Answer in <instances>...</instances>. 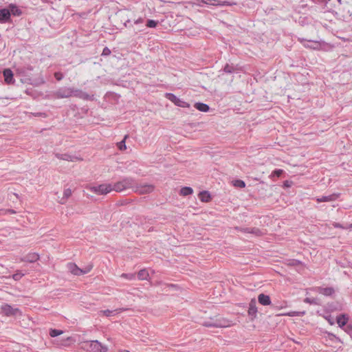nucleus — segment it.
Instances as JSON below:
<instances>
[{
    "instance_id": "obj_1",
    "label": "nucleus",
    "mask_w": 352,
    "mask_h": 352,
    "mask_svg": "<svg viewBox=\"0 0 352 352\" xmlns=\"http://www.w3.org/2000/svg\"><path fill=\"white\" fill-rule=\"evenodd\" d=\"M33 67L30 65H28L26 66L18 67L15 69L16 74L22 77L21 81L23 83H27L35 86L44 84L45 81L43 79V78H39L37 80H33L32 78V75L30 72L33 70Z\"/></svg>"
},
{
    "instance_id": "obj_2",
    "label": "nucleus",
    "mask_w": 352,
    "mask_h": 352,
    "mask_svg": "<svg viewBox=\"0 0 352 352\" xmlns=\"http://www.w3.org/2000/svg\"><path fill=\"white\" fill-rule=\"evenodd\" d=\"M137 187V182L132 177H124L122 180L112 185V190L121 192L128 189H133Z\"/></svg>"
},
{
    "instance_id": "obj_3",
    "label": "nucleus",
    "mask_w": 352,
    "mask_h": 352,
    "mask_svg": "<svg viewBox=\"0 0 352 352\" xmlns=\"http://www.w3.org/2000/svg\"><path fill=\"white\" fill-rule=\"evenodd\" d=\"M231 321L226 320L225 318H217L215 320L210 319V320L205 321L203 323V325L206 327H216V328H222L227 327L231 324Z\"/></svg>"
},
{
    "instance_id": "obj_4",
    "label": "nucleus",
    "mask_w": 352,
    "mask_h": 352,
    "mask_svg": "<svg viewBox=\"0 0 352 352\" xmlns=\"http://www.w3.org/2000/svg\"><path fill=\"white\" fill-rule=\"evenodd\" d=\"M72 88L62 87L52 93V96L55 99H62L72 96Z\"/></svg>"
},
{
    "instance_id": "obj_5",
    "label": "nucleus",
    "mask_w": 352,
    "mask_h": 352,
    "mask_svg": "<svg viewBox=\"0 0 352 352\" xmlns=\"http://www.w3.org/2000/svg\"><path fill=\"white\" fill-rule=\"evenodd\" d=\"M1 314L8 316H15L17 314L21 315V311L18 308H14L9 304H3L1 307Z\"/></svg>"
},
{
    "instance_id": "obj_6",
    "label": "nucleus",
    "mask_w": 352,
    "mask_h": 352,
    "mask_svg": "<svg viewBox=\"0 0 352 352\" xmlns=\"http://www.w3.org/2000/svg\"><path fill=\"white\" fill-rule=\"evenodd\" d=\"M92 192L98 195H107L112 191V184H102L91 188Z\"/></svg>"
},
{
    "instance_id": "obj_7",
    "label": "nucleus",
    "mask_w": 352,
    "mask_h": 352,
    "mask_svg": "<svg viewBox=\"0 0 352 352\" xmlns=\"http://www.w3.org/2000/svg\"><path fill=\"white\" fill-rule=\"evenodd\" d=\"M72 96L88 101H93L95 99L94 95H89L81 89H75L74 87L72 88Z\"/></svg>"
},
{
    "instance_id": "obj_8",
    "label": "nucleus",
    "mask_w": 352,
    "mask_h": 352,
    "mask_svg": "<svg viewBox=\"0 0 352 352\" xmlns=\"http://www.w3.org/2000/svg\"><path fill=\"white\" fill-rule=\"evenodd\" d=\"M166 98L171 101L173 103H174L176 106L180 107H190V104L188 102L183 101L180 100L179 98H177L174 94L172 93H166L165 94Z\"/></svg>"
},
{
    "instance_id": "obj_9",
    "label": "nucleus",
    "mask_w": 352,
    "mask_h": 352,
    "mask_svg": "<svg viewBox=\"0 0 352 352\" xmlns=\"http://www.w3.org/2000/svg\"><path fill=\"white\" fill-rule=\"evenodd\" d=\"M12 23V19L10 16V12L9 11L8 6L5 8L0 7V23Z\"/></svg>"
},
{
    "instance_id": "obj_10",
    "label": "nucleus",
    "mask_w": 352,
    "mask_h": 352,
    "mask_svg": "<svg viewBox=\"0 0 352 352\" xmlns=\"http://www.w3.org/2000/svg\"><path fill=\"white\" fill-rule=\"evenodd\" d=\"M349 320V316L347 314H341L336 316V322L338 327L344 331L346 330Z\"/></svg>"
},
{
    "instance_id": "obj_11",
    "label": "nucleus",
    "mask_w": 352,
    "mask_h": 352,
    "mask_svg": "<svg viewBox=\"0 0 352 352\" xmlns=\"http://www.w3.org/2000/svg\"><path fill=\"white\" fill-rule=\"evenodd\" d=\"M144 23V19L140 17L139 19H138L137 20H135L133 23H132V22L131 21V20L128 19L126 20L124 23V25L127 28H133V24L135 25H141V27H140L139 28H138L137 30H134V32L135 34H138V32H140L143 30L142 28H143V24Z\"/></svg>"
},
{
    "instance_id": "obj_12",
    "label": "nucleus",
    "mask_w": 352,
    "mask_h": 352,
    "mask_svg": "<svg viewBox=\"0 0 352 352\" xmlns=\"http://www.w3.org/2000/svg\"><path fill=\"white\" fill-rule=\"evenodd\" d=\"M107 346L98 340H91V352H107Z\"/></svg>"
},
{
    "instance_id": "obj_13",
    "label": "nucleus",
    "mask_w": 352,
    "mask_h": 352,
    "mask_svg": "<svg viewBox=\"0 0 352 352\" xmlns=\"http://www.w3.org/2000/svg\"><path fill=\"white\" fill-rule=\"evenodd\" d=\"M342 309L343 305L339 302H328L325 307V311L327 313L342 311Z\"/></svg>"
},
{
    "instance_id": "obj_14",
    "label": "nucleus",
    "mask_w": 352,
    "mask_h": 352,
    "mask_svg": "<svg viewBox=\"0 0 352 352\" xmlns=\"http://www.w3.org/2000/svg\"><path fill=\"white\" fill-rule=\"evenodd\" d=\"M257 311L256 301L255 298H252L249 303L248 308V316L250 317L251 320L256 318Z\"/></svg>"
},
{
    "instance_id": "obj_15",
    "label": "nucleus",
    "mask_w": 352,
    "mask_h": 352,
    "mask_svg": "<svg viewBox=\"0 0 352 352\" xmlns=\"http://www.w3.org/2000/svg\"><path fill=\"white\" fill-rule=\"evenodd\" d=\"M3 75L5 82L7 85H12L14 82V73L10 68H6L3 70Z\"/></svg>"
},
{
    "instance_id": "obj_16",
    "label": "nucleus",
    "mask_w": 352,
    "mask_h": 352,
    "mask_svg": "<svg viewBox=\"0 0 352 352\" xmlns=\"http://www.w3.org/2000/svg\"><path fill=\"white\" fill-rule=\"evenodd\" d=\"M8 9L10 12V16H20L22 15L23 12L21 9L15 3H10L8 4Z\"/></svg>"
},
{
    "instance_id": "obj_17",
    "label": "nucleus",
    "mask_w": 352,
    "mask_h": 352,
    "mask_svg": "<svg viewBox=\"0 0 352 352\" xmlns=\"http://www.w3.org/2000/svg\"><path fill=\"white\" fill-rule=\"evenodd\" d=\"M316 292L326 296H331L335 294V289L332 287H316Z\"/></svg>"
},
{
    "instance_id": "obj_18",
    "label": "nucleus",
    "mask_w": 352,
    "mask_h": 352,
    "mask_svg": "<svg viewBox=\"0 0 352 352\" xmlns=\"http://www.w3.org/2000/svg\"><path fill=\"white\" fill-rule=\"evenodd\" d=\"M340 195V193H333L330 195L322 196L320 198H317L316 201L318 203L333 201L336 200L339 197Z\"/></svg>"
},
{
    "instance_id": "obj_19",
    "label": "nucleus",
    "mask_w": 352,
    "mask_h": 352,
    "mask_svg": "<svg viewBox=\"0 0 352 352\" xmlns=\"http://www.w3.org/2000/svg\"><path fill=\"white\" fill-rule=\"evenodd\" d=\"M223 70L226 74H232L240 71L241 67L238 65H234L233 63H226L223 67Z\"/></svg>"
},
{
    "instance_id": "obj_20",
    "label": "nucleus",
    "mask_w": 352,
    "mask_h": 352,
    "mask_svg": "<svg viewBox=\"0 0 352 352\" xmlns=\"http://www.w3.org/2000/svg\"><path fill=\"white\" fill-rule=\"evenodd\" d=\"M67 269L72 274L76 276H80L81 272H85V271H82L81 268L78 267L74 263H69L67 264Z\"/></svg>"
},
{
    "instance_id": "obj_21",
    "label": "nucleus",
    "mask_w": 352,
    "mask_h": 352,
    "mask_svg": "<svg viewBox=\"0 0 352 352\" xmlns=\"http://www.w3.org/2000/svg\"><path fill=\"white\" fill-rule=\"evenodd\" d=\"M258 301L261 305L264 306L270 305L272 302L270 296L263 293L258 296Z\"/></svg>"
},
{
    "instance_id": "obj_22",
    "label": "nucleus",
    "mask_w": 352,
    "mask_h": 352,
    "mask_svg": "<svg viewBox=\"0 0 352 352\" xmlns=\"http://www.w3.org/2000/svg\"><path fill=\"white\" fill-rule=\"evenodd\" d=\"M39 259V255L37 253H29L25 255L22 261L28 263H34Z\"/></svg>"
},
{
    "instance_id": "obj_23",
    "label": "nucleus",
    "mask_w": 352,
    "mask_h": 352,
    "mask_svg": "<svg viewBox=\"0 0 352 352\" xmlns=\"http://www.w3.org/2000/svg\"><path fill=\"white\" fill-rule=\"evenodd\" d=\"M198 197L204 203L210 202L212 200V196L208 190L201 191L198 195Z\"/></svg>"
},
{
    "instance_id": "obj_24",
    "label": "nucleus",
    "mask_w": 352,
    "mask_h": 352,
    "mask_svg": "<svg viewBox=\"0 0 352 352\" xmlns=\"http://www.w3.org/2000/svg\"><path fill=\"white\" fill-rule=\"evenodd\" d=\"M74 341V339L72 337H67L66 338L62 339L60 340H56V344L59 346H69L72 342Z\"/></svg>"
},
{
    "instance_id": "obj_25",
    "label": "nucleus",
    "mask_w": 352,
    "mask_h": 352,
    "mask_svg": "<svg viewBox=\"0 0 352 352\" xmlns=\"http://www.w3.org/2000/svg\"><path fill=\"white\" fill-rule=\"evenodd\" d=\"M56 157H57L58 159L59 160H65V161H74V159H75L76 157L71 155H69L67 153H56L54 154Z\"/></svg>"
},
{
    "instance_id": "obj_26",
    "label": "nucleus",
    "mask_w": 352,
    "mask_h": 352,
    "mask_svg": "<svg viewBox=\"0 0 352 352\" xmlns=\"http://www.w3.org/2000/svg\"><path fill=\"white\" fill-rule=\"evenodd\" d=\"M194 107L197 110H199V111H201V112H208L210 110V107L207 104L200 102H196L195 104Z\"/></svg>"
},
{
    "instance_id": "obj_27",
    "label": "nucleus",
    "mask_w": 352,
    "mask_h": 352,
    "mask_svg": "<svg viewBox=\"0 0 352 352\" xmlns=\"http://www.w3.org/2000/svg\"><path fill=\"white\" fill-rule=\"evenodd\" d=\"M72 195V190L70 188H65L63 190V197L60 201V204H65L69 197Z\"/></svg>"
},
{
    "instance_id": "obj_28",
    "label": "nucleus",
    "mask_w": 352,
    "mask_h": 352,
    "mask_svg": "<svg viewBox=\"0 0 352 352\" xmlns=\"http://www.w3.org/2000/svg\"><path fill=\"white\" fill-rule=\"evenodd\" d=\"M193 193V190L191 187L184 186L180 190V195L183 196L190 195Z\"/></svg>"
},
{
    "instance_id": "obj_29",
    "label": "nucleus",
    "mask_w": 352,
    "mask_h": 352,
    "mask_svg": "<svg viewBox=\"0 0 352 352\" xmlns=\"http://www.w3.org/2000/svg\"><path fill=\"white\" fill-rule=\"evenodd\" d=\"M148 276V272L145 269L140 270L138 273V278L139 280H146Z\"/></svg>"
},
{
    "instance_id": "obj_30",
    "label": "nucleus",
    "mask_w": 352,
    "mask_h": 352,
    "mask_svg": "<svg viewBox=\"0 0 352 352\" xmlns=\"http://www.w3.org/2000/svg\"><path fill=\"white\" fill-rule=\"evenodd\" d=\"M128 137H129V135H126L122 141L117 143V147L120 151H124L126 149V138H128Z\"/></svg>"
},
{
    "instance_id": "obj_31",
    "label": "nucleus",
    "mask_w": 352,
    "mask_h": 352,
    "mask_svg": "<svg viewBox=\"0 0 352 352\" xmlns=\"http://www.w3.org/2000/svg\"><path fill=\"white\" fill-rule=\"evenodd\" d=\"M154 189L153 186L152 185H146L141 188L140 192L141 194L149 193L151 192Z\"/></svg>"
},
{
    "instance_id": "obj_32",
    "label": "nucleus",
    "mask_w": 352,
    "mask_h": 352,
    "mask_svg": "<svg viewBox=\"0 0 352 352\" xmlns=\"http://www.w3.org/2000/svg\"><path fill=\"white\" fill-rule=\"evenodd\" d=\"M63 333V331L56 329H50L49 334L51 337L55 338Z\"/></svg>"
},
{
    "instance_id": "obj_33",
    "label": "nucleus",
    "mask_w": 352,
    "mask_h": 352,
    "mask_svg": "<svg viewBox=\"0 0 352 352\" xmlns=\"http://www.w3.org/2000/svg\"><path fill=\"white\" fill-rule=\"evenodd\" d=\"M324 333L329 337V339L331 341L336 340V341L339 342L340 343H342V344L343 343L342 340L339 337L336 336V335H335L334 333L329 332L327 331H324Z\"/></svg>"
},
{
    "instance_id": "obj_34",
    "label": "nucleus",
    "mask_w": 352,
    "mask_h": 352,
    "mask_svg": "<svg viewBox=\"0 0 352 352\" xmlns=\"http://www.w3.org/2000/svg\"><path fill=\"white\" fill-rule=\"evenodd\" d=\"M159 21L153 19H148L146 23V26L150 28H155L158 25Z\"/></svg>"
},
{
    "instance_id": "obj_35",
    "label": "nucleus",
    "mask_w": 352,
    "mask_h": 352,
    "mask_svg": "<svg viewBox=\"0 0 352 352\" xmlns=\"http://www.w3.org/2000/svg\"><path fill=\"white\" fill-rule=\"evenodd\" d=\"M233 186L235 187L243 188L245 187V183L244 181L238 179L233 181Z\"/></svg>"
},
{
    "instance_id": "obj_36",
    "label": "nucleus",
    "mask_w": 352,
    "mask_h": 352,
    "mask_svg": "<svg viewBox=\"0 0 352 352\" xmlns=\"http://www.w3.org/2000/svg\"><path fill=\"white\" fill-rule=\"evenodd\" d=\"M304 302L306 303H309L310 305H320L319 300L316 298H305L304 299Z\"/></svg>"
},
{
    "instance_id": "obj_37",
    "label": "nucleus",
    "mask_w": 352,
    "mask_h": 352,
    "mask_svg": "<svg viewBox=\"0 0 352 352\" xmlns=\"http://www.w3.org/2000/svg\"><path fill=\"white\" fill-rule=\"evenodd\" d=\"M81 348L87 351H91V341L82 342Z\"/></svg>"
},
{
    "instance_id": "obj_38",
    "label": "nucleus",
    "mask_w": 352,
    "mask_h": 352,
    "mask_svg": "<svg viewBox=\"0 0 352 352\" xmlns=\"http://www.w3.org/2000/svg\"><path fill=\"white\" fill-rule=\"evenodd\" d=\"M250 233L258 236L263 234V232L258 228H250Z\"/></svg>"
},
{
    "instance_id": "obj_39",
    "label": "nucleus",
    "mask_w": 352,
    "mask_h": 352,
    "mask_svg": "<svg viewBox=\"0 0 352 352\" xmlns=\"http://www.w3.org/2000/svg\"><path fill=\"white\" fill-rule=\"evenodd\" d=\"M305 314H306L305 311H292V312L288 313L287 316H302L305 315Z\"/></svg>"
},
{
    "instance_id": "obj_40",
    "label": "nucleus",
    "mask_w": 352,
    "mask_h": 352,
    "mask_svg": "<svg viewBox=\"0 0 352 352\" xmlns=\"http://www.w3.org/2000/svg\"><path fill=\"white\" fill-rule=\"evenodd\" d=\"M121 277L127 278L129 280H134L135 278V274L134 273H123Z\"/></svg>"
},
{
    "instance_id": "obj_41",
    "label": "nucleus",
    "mask_w": 352,
    "mask_h": 352,
    "mask_svg": "<svg viewBox=\"0 0 352 352\" xmlns=\"http://www.w3.org/2000/svg\"><path fill=\"white\" fill-rule=\"evenodd\" d=\"M283 173H284V170H282V169H277L276 168L274 170H273L272 174L274 177H281Z\"/></svg>"
},
{
    "instance_id": "obj_42",
    "label": "nucleus",
    "mask_w": 352,
    "mask_h": 352,
    "mask_svg": "<svg viewBox=\"0 0 352 352\" xmlns=\"http://www.w3.org/2000/svg\"><path fill=\"white\" fill-rule=\"evenodd\" d=\"M23 276L24 274H23L20 271H17L15 274L12 275V278L15 280H19Z\"/></svg>"
},
{
    "instance_id": "obj_43",
    "label": "nucleus",
    "mask_w": 352,
    "mask_h": 352,
    "mask_svg": "<svg viewBox=\"0 0 352 352\" xmlns=\"http://www.w3.org/2000/svg\"><path fill=\"white\" fill-rule=\"evenodd\" d=\"M54 76L56 80L58 81H60L64 78L63 74L60 72H56L54 74Z\"/></svg>"
},
{
    "instance_id": "obj_44",
    "label": "nucleus",
    "mask_w": 352,
    "mask_h": 352,
    "mask_svg": "<svg viewBox=\"0 0 352 352\" xmlns=\"http://www.w3.org/2000/svg\"><path fill=\"white\" fill-rule=\"evenodd\" d=\"M300 265H302V262L296 259H292L288 263V265L290 266H298Z\"/></svg>"
},
{
    "instance_id": "obj_45",
    "label": "nucleus",
    "mask_w": 352,
    "mask_h": 352,
    "mask_svg": "<svg viewBox=\"0 0 352 352\" xmlns=\"http://www.w3.org/2000/svg\"><path fill=\"white\" fill-rule=\"evenodd\" d=\"M93 268L92 265H88L85 268H81L82 271H85V272H81L80 276L89 273L91 269Z\"/></svg>"
},
{
    "instance_id": "obj_46",
    "label": "nucleus",
    "mask_w": 352,
    "mask_h": 352,
    "mask_svg": "<svg viewBox=\"0 0 352 352\" xmlns=\"http://www.w3.org/2000/svg\"><path fill=\"white\" fill-rule=\"evenodd\" d=\"M324 318L329 322V324L333 325L335 324L334 320L330 314L324 316Z\"/></svg>"
},
{
    "instance_id": "obj_47",
    "label": "nucleus",
    "mask_w": 352,
    "mask_h": 352,
    "mask_svg": "<svg viewBox=\"0 0 352 352\" xmlns=\"http://www.w3.org/2000/svg\"><path fill=\"white\" fill-rule=\"evenodd\" d=\"M235 230H239L240 232H244V233H250V228H242V227H235Z\"/></svg>"
},
{
    "instance_id": "obj_48",
    "label": "nucleus",
    "mask_w": 352,
    "mask_h": 352,
    "mask_svg": "<svg viewBox=\"0 0 352 352\" xmlns=\"http://www.w3.org/2000/svg\"><path fill=\"white\" fill-rule=\"evenodd\" d=\"M352 339V324H349L346 326V330L344 331Z\"/></svg>"
},
{
    "instance_id": "obj_49",
    "label": "nucleus",
    "mask_w": 352,
    "mask_h": 352,
    "mask_svg": "<svg viewBox=\"0 0 352 352\" xmlns=\"http://www.w3.org/2000/svg\"><path fill=\"white\" fill-rule=\"evenodd\" d=\"M111 53L110 49L107 47H105L103 50H102V56H109L110 55Z\"/></svg>"
},
{
    "instance_id": "obj_50",
    "label": "nucleus",
    "mask_w": 352,
    "mask_h": 352,
    "mask_svg": "<svg viewBox=\"0 0 352 352\" xmlns=\"http://www.w3.org/2000/svg\"><path fill=\"white\" fill-rule=\"evenodd\" d=\"M101 312L103 314L104 316L109 317L111 316L112 311H111L109 309H106V310H102Z\"/></svg>"
},
{
    "instance_id": "obj_51",
    "label": "nucleus",
    "mask_w": 352,
    "mask_h": 352,
    "mask_svg": "<svg viewBox=\"0 0 352 352\" xmlns=\"http://www.w3.org/2000/svg\"><path fill=\"white\" fill-rule=\"evenodd\" d=\"M34 116H40V117H43V118L47 117V114L43 112L35 113H34Z\"/></svg>"
},
{
    "instance_id": "obj_52",
    "label": "nucleus",
    "mask_w": 352,
    "mask_h": 352,
    "mask_svg": "<svg viewBox=\"0 0 352 352\" xmlns=\"http://www.w3.org/2000/svg\"><path fill=\"white\" fill-rule=\"evenodd\" d=\"M283 186L284 187H289L290 186L289 182L287 180L285 181L283 183Z\"/></svg>"
},
{
    "instance_id": "obj_53",
    "label": "nucleus",
    "mask_w": 352,
    "mask_h": 352,
    "mask_svg": "<svg viewBox=\"0 0 352 352\" xmlns=\"http://www.w3.org/2000/svg\"><path fill=\"white\" fill-rule=\"evenodd\" d=\"M334 227L337 228H343L342 226L339 223H336L334 224Z\"/></svg>"
},
{
    "instance_id": "obj_54",
    "label": "nucleus",
    "mask_w": 352,
    "mask_h": 352,
    "mask_svg": "<svg viewBox=\"0 0 352 352\" xmlns=\"http://www.w3.org/2000/svg\"><path fill=\"white\" fill-rule=\"evenodd\" d=\"M9 212L10 213H15V211L14 210H9Z\"/></svg>"
},
{
    "instance_id": "obj_55",
    "label": "nucleus",
    "mask_w": 352,
    "mask_h": 352,
    "mask_svg": "<svg viewBox=\"0 0 352 352\" xmlns=\"http://www.w3.org/2000/svg\"><path fill=\"white\" fill-rule=\"evenodd\" d=\"M120 352H130V351L128 350H121Z\"/></svg>"
},
{
    "instance_id": "obj_56",
    "label": "nucleus",
    "mask_w": 352,
    "mask_h": 352,
    "mask_svg": "<svg viewBox=\"0 0 352 352\" xmlns=\"http://www.w3.org/2000/svg\"><path fill=\"white\" fill-rule=\"evenodd\" d=\"M340 4H342V0H337Z\"/></svg>"
},
{
    "instance_id": "obj_57",
    "label": "nucleus",
    "mask_w": 352,
    "mask_h": 352,
    "mask_svg": "<svg viewBox=\"0 0 352 352\" xmlns=\"http://www.w3.org/2000/svg\"><path fill=\"white\" fill-rule=\"evenodd\" d=\"M124 201H122V203H121V205H124Z\"/></svg>"
},
{
    "instance_id": "obj_58",
    "label": "nucleus",
    "mask_w": 352,
    "mask_h": 352,
    "mask_svg": "<svg viewBox=\"0 0 352 352\" xmlns=\"http://www.w3.org/2000/svg\"><path fill=\"white\" fill-rule=\"evenodd\" d=\"M124 201H122V203H121V205H124Z\"/></svg>"
},
{
    "instance_id": "obj_59",
    "label": "nucleus",
    "mask_w": 352,
    "mask_h": 352,
    "mask_svg": "<svg viewBox=\"0 0 352 352\" xmlns=\"http://www.w3.org/2000/svg\"><path fill=\"white\" fill-rule=\"evenodd\" d=\"M329 1H330L331 0H328Z\"/></svg>"
}]
</instances>
